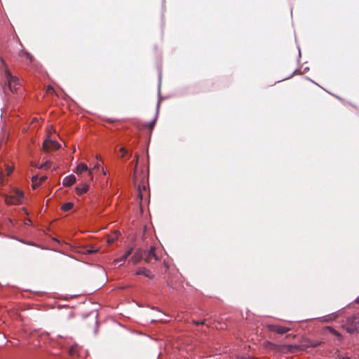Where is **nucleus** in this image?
<instances>
[{
    "label": "nucleus",
    "instance_id": "6",
    "mask_svg": "<svg viewBox=\"0 0 359 359\" xmlns=\"http://www.w3.org/2000/svg\"><path fill=\"white\" fill-rule=\"evenodd\" d=\"M266 327L270 332H276L280 334H283L290 331V328L278 325H267Z\"/></svg>",
    "mask_w": 359,
    "mask_h": 359
},
{
    "label": "nucleus",
    "instance_id": "42",
    "mask_svg": "<svg viewBox=\"0 0 359 359\" xmlns=\"http://www.w3.org/2000/svg\"><path fill=\"white\" fill-rule=\"evenodd\" d=\"M102 172H103V173H104V175L106 174V172H105V171L104 170V169H102Z\"/></svg>",
    "mask_w": 359,
    "mask_h": 359
},
{
    "label": "nucleus",
    "instance_id": "10",
    "mask_svg": "<svg viewBox=\"0 0 359 359\" xmlns=\"http://www.w3.org/2000/svg\"><path fill=\"white\" fill-rule=\"evenodd\" d=\"M136 274L137 275H143L145 277H147L150 279H153L154 278V276L152 274V273L149 269H147L144 267L139 269L136 271Z\"/></svg>",
    "mask_w": 359,
    "mask_h": 359
},
{
    "label": "nucleus",
    "instance_id": "23",
    "mask_svg": "<svg viewBox=\"0 0 359 359\" xmlns=\"http://www.w3.org/2000/svg\"><path fill=\"white\" fill-rule=\"evenodd\" d=\"M24 54L31 62L34 60L33 56L30 53L25 52Z\"/></svg>",
    "mask_w": 359,
    "mask_h": 359
},
{
    "label": "nucleus",
    "instance_id": "2",
    "mask_svg": "<svg viewBox=\"0 0 359 359\" xmlns=\"http://www.w3.org/2000/svg\"><path fill=\"white\" fill-rule=\"evenodd\" d=\"M343 327L349 333H353L359 330V316L355 315L347 318Z\"/></svg>",
    "mask_w": 359,
    "mask_h": 359
},
{
    "label": "nucleus",
    "instance_id": "22",
    "mask_svg": "<svg viewBox=\"0 0 359 359\" xmlns=\"http://www.w3.org/2000/svg\"><path fill=\"white\" fill-rule=\"evenodd\" d=\"M46 93H55V90L52 86H48L46 89Z\"/></svg>",
    "mask_w": 359,
    "mask_h": 359
},
{
    "label": "nucleus",
    "instance_id": "25",
    "mask_svg": "<svg viewBox=\"0 0 359 359\" xmlns=\"http://www.w3.org/2000/svg\"><path fill=\"white\" fill-rule=\"evenodd\" d=\"M205 320H203L202 321H196V320H193V323L196 325H204L205 324Z\"/></svg>",
    "mask_w": 359,
    "mask_h": 359
},
{
    "label": "nucleus",
    "instance_id": "3",
    "mask_svg": "<svg viewBox=\"0 0 359 359\" xmlns=\"http://www.w3.org/2000/svg\"><path fill=\"white\" fill-rule=\"evenodd\" d=\"M8 86L12 93H16L18 87L20 86L19 79L16 76H13L11 74L8 70L5 72Z\"/></svg>",
    "mask_w": 359,
    "mask_h": 359
},
{
    "label": "nucleus",
    "instance_id": "14",
    "mask_svg": "<svg viewBox=\"0 0 359 359\" xmlns=\"http://www.w3.org/2000/svg\"><path fill=\"white\" fill-rule=\"evenodd\" d=\"M79 346L78 344H74L72 346H70L69 348V353L70 355H76L78 354L79 353Z\"/></svg>",
    "mask_w": 359,
    "mask_h": 359
},
{
    "label": "nucleus",
    "instance_id": "20",
    "mask_svg": "<svg viewBox=\"0 0 359 359\" xmlns=\"http://www.w3.org/2000/svg\"><path fill=\"white\" fill-rule=\"evenodd\" d=\"M133 248H129L125 253L123 255H122L123 257V259H127V258L132 254L133 252Z\"/></svg>",
    "mask_w": 359,
    "mask_h": 359
},
{
    "label": "nucleus",
    "instance_id": "24",
    "mask_svg": "<svg viewBox=\"0 0 359 359\" xmlns=\"http://www.w3.org/2000/svg\"><path fill=\"white\" fill-rule=\"evenodd\" d=\"M52 133H55V130L53 128V126H50L48 130V138H49V137Z\"/></svg>",
    "mask_w": 359,
    "mask_h": 359
},
{
    "label": "nucleus",
    "instance_id": "1",
    "mask_svg": "<svg viewBox=\"0 0 359 359\" xmlns=\"http://www.w3.org/2000/svg\"><path fill=\"white\" fill-rule=\"evenodd\" d=\"M24 194L18 189H13L10 194L5 195V203L8 205H18L22 203Z\"/></svg>",
    "mask_w": 359,
    "mask_h": 359
},
{
    "label": "nucleus",
    "instance_id": "31",
    "mask_svg": "<svg viewBox=\"0 0 359 359\" xmlns=\"http://www.w3.org/2000/svg\"><path fill=\"white\" fill-rule=\"evenodd\" d=\"M126 259H123V257L121 256L120 258L116 259L114 262H125Z\"/></svg>",
    "mask_w": 359,
    "mask_h": 359
},
{
    "label": "nucleus",
    "instance_id": "38",
    "mask_svg": "<svg viewBox=\"0 0 359 359\" xmlns=\"http://www.w3.org/2000/svg\"><path fill=\"white\" fill-rule=\"evenodd\" d=\"M31 165L33 167L39 168L36 163H32Z\"/></svg>",
    "mask_w": 359,
    "mask_h": 359
},
{
    "label": "nucleus",
    "instance_id": "8",
    "mask_svg": "<svg viewBox=\"0 0 359 359\" xmlns=\"http://www.w3.org/2000/svg\"><path fill=\"white\" fill-rule=\"evenodd\" d=\"M85 171H87L88 172V175L89 176V179L90 180H93V173H92V170H89L88 166L83 163H80L77 167H76V174L77 175H80L83 172H85Z\"/></svg>",
    "mask_w": 359,
    "mask_h": 359
},
{
    "label": "nucleus",
    "instance_id": "7",
    "mask_svg": "<svg viewBox=\"0 0 359 359\" xmlns=\"http://www.w3.org/2000/svg\"><path fill=\"white\" fill-rule=\"evenodd\" d=\"M144 259V251L142 248H137L130 260L133 262V264L135 265L138 264L142 259Z\"/></svg>",
    "mask_w": 359,
    "mask_h": 359
},
{
    "label": "nucleus",
    "instance_id": "28",
    "mask_svg": "<svg viewBox=\"0 0 359 359\" xmlns=\"http://www.w3.org/2000/svg\"><path fill=\"white\" fill-rule=\"evenodd\" d=\"M46 179H47L46 176H43V177H40V179L39 180V182L41 184L42 182L46 181Z\"/></svg>",
    "mask_w": 359,
    "mask_h": 359
},
{
    "label": "nucleus",
    "instance_id": "36",
    "mask_svg": "<svg viewBox=\"0 0 359 359\" xmlns=\"http://www.w3.org/2000/svg\"><path fill=\"white\" fill-rule=\"evenodd\" d=\"M241 359H253V358L250 357V356H248V357L241 358Z\"/></svg>",
    "mask_w": 359,
    "mask_h": 359
},
{
    "label": "nucleus",
    "instance_id": "16",
    "mask_svg": "<svg viewBox=\"0 0 359 359\" xmlns=\"http://www.w3.org/2000/svg\"><path fill=\"white\" fill-rule=\"evenodd\" d=\"M326 330H329V332L330 333H332V334L336 336L337 338H339V339L341 338V334L338 331H337L334 328H332V327H326Z\"/></svg>",
    "mask_w": 359,
    "mask_h": 359
},
{
    "label": "nucleus",
    "instance_id": "29",
    "mask_svg": "<svg viewBox=\"0 0 359 359\" xmlns=\"http://www.w3.org/2000/svg\"><path fill=\"white\" fill-rule=\"evenodd\" d=\"M41 184V183L38 181V182H35L34 184H32V187L34 189H36V187H39Z\"/></svg>",
    "mask_w": 359,
    "mask_h": 359
},
{
    "label": "nucleus",
    "instance_id": "32",
    "mask_svg": "<svg viewBox=\"0 0 359 359\" xmlns=\"http://www.w3.org/2000/svg\"><path fill=\"white\" fill-rule=\"evenodd\" d=\"M100 163H97L94 165L93 168V169H91V170H92V171H93V170H97V169L100 168Z\"/></svg>",
    "mask_w": 359,
    "mask_h": 359
},
{
    "label": "nucleus",
    "instance_id": "33",
    "mask_svg": "<svg viewBox=\"0 0 359 359\" xmlns=\"http://www.w3.org/2000/svg\"><path fill=\"white\" fill-rule=\"evenodd\" d=\"M133 181H134L135 184H137V178H136V175H135V172L133 174Z\"/></svg>",
    "mask_w": 359,
    "mask_h": 359
},
{
    "label": "nucleus",
    "instance_id": "35",
    "mask_svg": "<svg viewBox=\"0 0 359 359\" xmlns=\"http://www.w3.org/2000/svg\"><path fill=\"white\" fill-rule=\"evenodd\" d=\"M114 238H109L107 240V242H108L109 244H111V243H112L114 242Z\"/></svg>",
    "mask_w": 359,
    "mask_h": 359
},
{
    "label": "nucleus",
    "instance_id": "18",
    "mask_svg": "<svg viewBox=\"0 0 359 359\" xmlns=\"http://www.w3.org/2000/svg\"><path fill=\"white\" fill-rule=\"evenodd\" d=\"M97 252V250H94V249H93L92 247L84 248L83 250H82V252L84 254H93V253H95Z\"/></svg>",
    "mask_w": 359,
    "mask_h": 359
},
{
    "label": "nucleus",
    "instance_id": "13",
    "mask_svg": "<svg viewBox=\"0 0 359 359\" xmlns=\"http://www.w3.org/2000/svg\"><path fill=\"white\" fill-rule=\"evenodd\" d=\"M341 313H342L341 311L339 310L328 316H326L325 318L324 321L328 322V321L333 320L336 319L337 318H338L339 316H340L341 315Z\"/></svg>",
    "mask_w": 359,
    "mask_h": 359
},
{
    "label": "nucleus",
    "instance_id": "11",
    "mask_svg": "<svg viewBox=\"0 0 359 359\" xmlns=\"http://www.w3.org/2000/svg\"><path fill=\"white\" fill-rule=\"evenodd\" d=\"M89 186L87 184H82L76 187V192L78 195H81L88 191Z\"/></svg>",
    "mask_w": 359,
    "mask_h": 359
},
{
    "label": "nucleus",
    "instance_id": "9",
    "mask_svg": "<svg viewBox=\"0 0 359 359\" xmlns=\"http://www.w3.org/2000/svg\"><path fill=\"white\" fill-rule=\"evenodd\" d=\"M75 182L76 177L73 175L65 177L62 180V184L64 187H71Z\"/></svg>",
    "mask_w": 359,
    "mask_h": 359
},
{
    "label": "nucleus",
    "instance_id": "21",
    "mask_svg": "<svg viewBox=\"0 0 359 359\" xmlns=\"http://www.w3.org/2000/svg\"><path fill=\"white\" fill-rule=\"evenodd\" d=\"M156 119L154 118L153 121H151L149 123H148L147 127L150 130H152L155 124H156Z\"/></svg>",
    "mask_w": 359,
    "mask_h": 359
},
{
    "label": "nucleus",
    "instance_id": "39",
    "mask_svg": "<svg viewBox=\"0 0 359 359\" xmlns=\"http://www.w3.org/2000/svg\"><path fill=\"white\" fill-rule=\"evenodd\" d=\"M8 222H9V223H10L11 224H12V225L13 224V220H12L11 219H8Z\"/></svg>",
    "mask_w": 359,
    "mask_h": 359
},
{
    "label": "nucleus",
    "instance_id": "15",
    "mask_svg": "<svg viewBox=\"0 0 359 359\" xmlns=\"http://www.w3.org/2000/svg\"><path fill=\"white\" fill-rule=\"evenodd\" d=\"M73 206H74L73 203L68 202V203L63 204L61 208L63 211L67 212V211L72 210Z\"/></svg>",
    "mask_w": 359,
    "mask_h": 359
},
{
    "label": "nucleus",
    "instance_id": "4",
    "mask_svg": "<svg viewBox=\"0 0 359 359\" xmlns=\"http://www.w3.org/2000/svg\"><path fill=\"white\" fill-rule=\"evenodd\" d=\"M153 259L158 261L159 258L156 254V248L151 246L147 251L144 252V261L147 264H151Z\"/></svg>",
    "mask_w": 359,
    "mask_h": 359
},
{
    "label": "nucleus",
    "instance_id": "40",
    "mask_svg": "<svg viewBox=\"0 0 359 359\" xmlns=\"http://www.w3.org/2000/svg\"><path fill=\"white\" fill-rule=\"evenodd\" d=\"M96 158H97V160H98V159H100V156H96Z\"/></svg>",
    "mask_w": 359,
    "mask_h": 359
},
{
    "label": "nucleus",
    "instance_id": "5",
    "mask_svg": "<svg viewBox=\"0 0 359 359\" xmlns=\"http://www.w3.org/2000/svg\"><path fill=\"white\" fill-rule=\"evenodd\" d=\"M60 147V144L56 140L47 138L43 143V149L46 151L57 150Z\"/></svg>",
    "mask_w": 359,
    "mask_h": 359
},
{
    "label": "nucleus",
    "instance_id": "41",
    "mask_svg": "<svg viewBox=\"0 0 359 359\" xmlns=\"http://www.w3.org/2000/svg\"><path fill=\"white\" fill-rule=\"evenodd\" d=\"M355 301H356V302L358 303L359 302V298H358Z\"/></svg>",
    "mask_w": 359,
    "mask_h": 359
},
{
    "label": "nucleus",
    "instance_id": "30",
    "mask_svg": "<svg viewBox=\"0 0 359 359\" xmlns=\"http://www.w3.org/2000/svg\"><path fill=\"white\" fill-rule=\"evenodd\" d=\"M120 151L123 153L122 157L123 156V155L125 154H126L128 152V151L124 147H121L120 149Z\"/></svg>",
    "mask_w": 359,
    "mask_h": 359
},
{
    "label": "nucleus",
    "instance_id": "37",
    "mask_svg": "<svg viewBox=\"0 0 359 359\" xmlns=\"http://www.w3.org/2000/svg\"><path fill=\"white\" fill-rule=\"evenodd\" d=\"M138 154H135V158H136V164L137 163V161H138Z\"/></svg>",
    "mask_w": 359,
    "mask_h": 359
},
{
    "label": "nucleus",
    "instance_id": "12",
    "mask_svg": "<svg viewBox=\"0 0 359 359\" xmlns=\"http://www.w3.org/2000/svg\"><path fill=\"white\" fill-rule=\"evenodd\" d=\"M277 350L283 353H289L292 352V346L280 345L277 347Z\"/></svg>",
    "mask_w": 359,
    "mask_h": 359
},
{
    "label": "nucleus",
    "instance_id": "19",
    "mask_svg": "<svg viewBox=\"0 0 359 359\" xmlns=\"http://www.w3.org/2000/svg\"><path fill=\"white\" fill-rule=\"evenodd\" d=\"M50 161H46L44 163L41 164L40 166H39V168L40 169H47L50 167Z\"/></svg>",
    "mask_w": 359,
    "mask_h": 359
},
{
    "label": "nucleus",
    "instance_id": "27",
    "mask_svg": "<svg viewBox=\"0 0 359 359\" xmlns=\"http://www.w3.org/2000/svg\"><path fill=\"white\" fill-rule=\"evenodd\" d=\"M39 181V179H38V177L36 175L35 176H33L32 177V184H34L35 182H38Z\"/></svg>",
    "mask_w": 359,
    "mask_h": 359
},
{
    "label": "nucleus",
    "instance_id": "26",
    "mask_svg": "<svg viewBox=\"0 0 359 359\" xmlns=\"http://www.w3.org/2000/svg\"><path fill=\"white\" fill-rule=\"evenodd\" d=\"M13 171V168L7 165V168H6L7 175H9L10 174L12 173Z\"/></svg>",
    "mask_w": 359,
    "mask_h": 359
},
{
    "label": "nucleus",
    "instance_id": "34",
    "mask_svg": "<svg viewBox=\"0 0 359 359\" xmlns=\"http://www.w3.org/2000/svg\"><path fill=\"white\" fill-rule=\"evenodd\" d=\"M320 343L319 342H315V343H312L311 344V346H313V347H316Z\"/></svg>",
    "mask_w": 359,
    "mask_h": 359
},
{
    "label": "nucleus",
    "instance_id": "17",
    "mask_svg": "<svg viewBox=\"0 0 359 359\" xmlns=\"http://www.w3.org/2000/svg\"><path fill=\"white\" fill-rule=\"evenodd\" d=\"M142 190H144V191H146V186L144 184H142V187H141L140 185H138V187H137V196L138 198H140V200L142 199Z\"/></svg>",
    "mask_w": 359,
    "mask_h": 359
}]
</instances>
